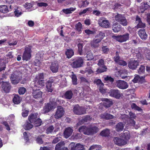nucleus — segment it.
<instances>
[{
    "label": "nucleus",
    "mask_w": 150,
    "mask_h": 150,
    "mask_svg": "<svg viewBox=\"0 0 150 150\" xmlns=\"http://www.w3.org/2000/svg\"><path fill=\"white\" fill-rule=\"evenodd\" d=\"M23 6L27 9H29L33 7V5L31 3L26 2L23 5Z\"/></svg>",
    "instance_id": "62"
},
{
    "label": "nucleus",
    "mask_w": 150,
    "mask_h": 150,
    "mask_svg": "<svg viewBox=\"0 0 150 150\" xmlns=\"http://www.w3.org/2000/svg\"><path fill=\"white\" fill-rule=\"evenodd\" d=\"M113 60L115 63L117 62L120 60L121 57L120 56V52L118 51H117L115 53V56L113 58Z\"/></svg>",
    "instance_id": "40"
},
{
    "label": "nucleus",
    "mask_w": 150,
    "mask_h": 150,
    "mask_svg": "<svg viewBox=\"0 0 150 150\" xmlns=\"http://www.w3.org/2000/svg\"><path fill=\"white\" fill-rule=\"evenodd\" d=\"M109 48L106 46L102 45L101 50L102 52V54H108L109 51Z\"/></svg>",
    "instance_id": "39"
},
{
    "label": "nucleus",
    "mask_w": 150,
    "mask_h": 150,
    "mask_svg": "<svg viewBox=\"0 0 150 150\" xmlns=\"http://www.w3.org/2000/svg\"><path fill=\"white\" fill-rule=\"evenodd\" d=\"M86 57L88 61L92 60L94 58L91 52L87 53Z\"/></svg>",
    "instance_id": "55"
},
{
    "label": "nucleus",
    "mask_w": 150,
    "mask_h": 150,
    "mask_svg": "<svg viewBox=\"0 0 150 150\" xmlns=\"http://www.w3.org/2000/svg\"><path fill=\"white\" fill-rule=\"evenodd\" d=\"M136 21L137 23V26L138 28H144L146 27L145 24L142 22L141 18L138 15L136 16Z\"/></svg>",
    "instance_id": "21"
},
{
    "label": "nucleus",
    "mask_w": 150,
    "mask_h": 150,
    "mask_svg": "<svg viewBox=\"0 0 150 150\" xmlns=\"http://www.w3.org/2000/svg\"><path fill=\"white\" fill-rule=\"evenodd\" d=\"M70 146L71 150H84L85 149L84 146L79 143L76 144L75 143L72 142L70 144Z\"/></svg>",
    "instance_id": "11"
},
{
    "label": "nucleus",
    "mask_w": 150,
    "mask_h": 150,
    "mask_svg": "<svg viewBox=\"0 0 150 150\" xmlns=\"http://www.w3.org/2000/svg\"><path fill=\"white\" fill-rule=\"evenodd\" d=\"M99 129L96 126H90L87 127V132L85 133L87 135H92L98 132Z\"/></svg>",
    "instance_id": "9"
},
{
    "label": "nucleus",
    "mask_w": 150,
    "mask_h": 150,
    "mask_svg": "<svg viewBox=\"0 0 150 150\" xmlns=\"http://www.w3.org/2000/svg\"><path fill=\"white\" fill-rule=\"evenodd\" d=\"M74 52L71 48L67 49L65 52V54L68 59L71 58L74 55Z\"/></svg>",
    "instance_id": "27"
},
{
    "label": "nucleus",
    "mask_w": 150,
    "mask_h": 150,
    "mask_svg": "<svg viewBox=\"0 0 150 150\" xmlns=\"http://www.w3.org/2000/svg\"><path fill=\"white\" fill-rule=\"evenodd\" d=\"M145 57L146 59L150 60V51L147 50L146 52Z\"/></svg>",
    "instance_id": "64"
},
{
    "label": "nucleus",
    "mask_w": 150,
    "mask_h": 150,
    "mask_svg": "<svg viewBox=\"0 0 150 150\" xmlns=\"http://www.w3.org/2000/svg\"><path fill=\"white\" fill-rule=\"evenodd\" d=\"M59 68V66L58 63L53 62L52 63L50 68L53 73H55L58 71Z\"/></svg>",
    "instance_id": "23"
},
{
    "label": "nucleus",
    "mask_w": 150,
    "mask_h": 150,
    "mask_svg": "<svg viewBox=\"0 0 150 150\" xmlns=\"http://www.w3.org/2000/svg\"><path fill=\"white\" fill-rule=\"evenodd\" d=\"M91 118L89 115H86L83 118H82L81 120V121L83 123H85L86 122L88 121H90L91 120Z\"/></svg>",
    "instance_id": "54"
},
{
    "label": "nucleus",
    "mask_w": 150,
    "mask_h": 150,
    "mask_svg": "<svg viewBox=\"0 0 150 150\" xmlns=\"http://www.w3.org/2000/svg\"><path fill=\"white\" fill-rule=\"evenodd\" d=\"M100 117L102 118L107 120L112 119L114 118V116L113 115L108 113H105L101 114L100 115Z\"/></svg>",
    "instance_id": "29"
},
{
    "label": "nucleus",
    "mask_w": 150,
    "mask_h": 150,
    "mask_svg": "<svg viewBox=\"0 0 150 150\" xmlns=\"http://www.w3.org/2000/svg\"><path fill=\"white\" fill-rule=\"evenodd\" d=\"M140 6V11L142 13H144V11L149 8L150 6L146 3L145 2L142 3Z\"/></svg>",
    "instance_id": "28"
},
{
    "label": "nucleus",
    "mask_w": 150,
    "mask_h": 150,
    "mask_svg": "<svg viewBox=\"0 0 150 150\" xmlns=\"http://www.w3.org/2000/svg\"><path fill=\"white\" fill-rule=\"evenodd\" d=\"M76 43L78 47V52L79 55H83V41L81 39L79 38L76 40Z\"/></svg>",
    "instance_id": "8"
},
{
    "label": "nucleus",
    "mask_w": 150,
    "mask_h": 150,
    "mask_svg": "<svg viewBox=\"0 0 150 150\" xmlns=\"http://www.w3.org/2000/svg\"><path fill=\"white\" fill-rule=\"evenodd\" d=\"M31 88L32 89V96L34 98L38 99L42 97V92L40 91L39 88L35 87H31Z\"/></svg>",
    "instance_id": "5"
},
{
    "label": "nucleus",
    "mask_w": 150,
    "mask_h": 150,
    "mask_svg": "<svg viewBox=\"0 0 150 150\" xmlns=\"http://www.w3.org/2000/svg\"><path fill=\"white\" fill-rule=\"evenodd\" d=\"M138 65L139 62L137 60H130L128 63L129 67L132 70L135 69Z\"/></svg>",
    "instance_id": "15"
},
{
    "label": "nucleus",
    "mask_w": 150,
    "mask_h": 150,
    "mask_svg": "<svg viewBox=\"0 0 150 150\" xmlns=\"http://www.w3.org/2000/svg\"><path fill=\"white\" fill-rule=\"evenodd\" d=\"M93 83L94 84H96L99 87H103L104 85L103 83H102L101 80L99 79L95 80Z\"/></svg>",
    "instance_id": "43"
},
{
    "label": "nucleus",
    "mask_w": 150,
    "mask_h": 150,
    "mask_svg": "<svg viewBox=\"0 0 150 150\" xmlns=\"http://www.w3.org/2000/svg\"><path fill=\"white\" fill-rule=\"evenodd\" d=\"M34 83L33 86L32 87H35L36 88H39V86H45V82L44 80H34L33 81Z\"/></svg>",
    "instance_id": "20"
},
{
    "label": "nucleus",
    "mask_w": 150,
    "mask_h": 150,
    "mask_svg": "<svg viewBox=\"0 0 150 150\" xmlns=\"http://www.w3.org/2000/svg\"><path fill=\"white\" fill-rule=\"evenodd\" d=\"M73 61L71 65L74 68H77L82 67L84 62L83 57H77L72 60Z\"/></svg>",
    "instance_id": "1"
},
{
    "label": "nucleus",
    "mask_w": 150,
    "mask_h": 150,
    "mask_svg": "<svg viewBox=\"0 0 150 150\" xmlns=\"http://www.w3.org/2000/svg\"><path fill=\"white\" fill-rule=\"evenodd\" d=\"M72 81L73 85H76L77 84L76 76L75 75H73L71 78Z\"/></svg>",
    "instance_id": "60"
},
{
    "label": "nucleus",
    "mask_w": 150,
    "mask_h": 150,
    "mask_svg": "<svg viewBox=\"0 0 150 150\" xmlns=\"http://www.w3.org/2000/svg\"><path fill=\"white\" fill-rule=\"evenodd\" d=\"M89 4V2L87 0L81 1L79 3L78 6L79 8H81L86 7Z\"/></svg>",
    "instance_id": "30"
},
{
    "label": "nucleus",
    "mask_w": 150,
    "mask_h": 150,
    "mask_svg": "<svg viewBox=\"0 0 150 150\" xmlns=\"http://www.w3.org/2000/svg\"><path fill=\"white\" fill-rule=\"evenodd\" d=\"M129 115L130 116V117H129V119H134L136 118V116L134 113L132 112H129Z\"/></svg>",
    "instance_id": "63"
},
{
    "label": "nucleus",
    "mask_w": 150,
    "mask_h": 150,
    "mask_svg": "<svg viewBox=\"0 0 150 150\" xmlns=\"http://www.w3.org/2000/svg\"><path fill=\"white\" fill-rule=\"evenodd\" d=\"M98 24L100 26L105 28H108L110 27V23L105 18L100 19L98 21Z\"/></svg>",
    "instance_id": "14"
},
{
    "label": "nucleus",
    "mask_w": 150,
    "mask_h": 150,
    "mask_svg": "<svg viewBox=\"0 0 150 150\" xmlns=\"http://www.w3.org/2000/svg\"><path fill=\"white\" fill-rule=\"evenodd\" d=\"M88 127L86 126H81L79 129L78 131L79 132L83 133L84 134L86 135V132H87Z\"/></svg>",
    "instance_id": "46"
},
{
    "label": "nucleus",
    "mask_w": 150,
    "mask_h": 150,
    "mask_svg": "<svg viewBox=\"0 0 150 150\" xmlns=\"http://www.w3.org/2000/svg\"><path fill=\"white\" fill-rule=\"evenodd\" d=\"M76 9V8L71 7L69 8L64 9L62 10L63 12L66 14H70L72 13V11H74Z\"/></svg>",
    "instance_id": "41"
},
{
    "label": "nucleus",
    "mask_w": 150,
    "mask_h": 150,
    "mask_svg": "<svg viewBox=\"0 0 150 150\" xmlns=\"http://www.w3.org/2000/svg\"><path fill=\"white\" fill-rule=\"evenodd\" d=\"M101 146L99 145H93L91 146L88 150H100Z\"/></svg>",
    "instance_id": "47"
},
{
    "label": "nucleus",
    "mask_w": 150,
    "mask_h": 150,
    "mask_svg": "<svg viewBox=\"0 0 150 150\" xmlns=\"http://www.w3.org/2000/svg\"><path fill=\"white\" fill-rule=\"evenodd\" d=\"M85 108L83 107H80L78 105H76L74 107L73 112L74 113L77 115H83L86 113Z\"/></svg>",
    "instance_id": "4"
},
{
    "label": "nucleus",
    "mask_w": 150,
    "mask_h": 150,
    "mask_svg": "<svg viewBox=\"0 0 150 150\" xmlns=\"http://www.w3.org/2000/svg\"><path fill=\"white\" fill-rule=\"evenodd\" d=\"M107 68L105 66H103L101 68H98L97 69L96 72L97 74H99L106 71H107Z\"/></svg>",
    "instance_id": "49"
},
{
    "label": "nucleus",
    "mask_w": 150,
    "mask_h": 150,
    "mask_svg": "<svg viewBox=\"0 0 150 150\" xmlns=\"http://www.w3.org/2000/svg\"><path fill=\"white\" fill-rule=\"evenodd\" d=\"M116 86L120 89H125L128 86L127 83L124 81L118 80L116 81Z\"/></svg>",
    "instance_id": "10"
},
{
    "label": "nucleus",
    "mask_w": 150,
    "mask_h": 150,
    "mask_svg": "<svg viewBox=\"0 0 150 150\" xmlns=\"http://www.w3.org/2000/svg\"><path fill=\"white\" fill-rule=\"evenodd\" d=\"M29 111L28 110H26L24 109L22 110V115L23 117H27L29 113Z\"/></svg>",
    "instance_id": "57"
},
{
    "label": "nucleus",
    "mask_w": 150,
    "mask_h": 150,
    "mask_svg": "<svg viewBox=\"0 0 150 150\" xmlns=\"http://www.w3.org/2000/svg\"><path fill=\"white\" fill-rule=\"evenodd\" d=\"M113 140L115 144L119 146L124 145L127 144L126 141L118 137H115Z\"/></svg>",
    "instance_id": "17"
},
{
    "label": "nucleus",
    "mask_w": 150,
    "mask_h": 150,
    "mask_svg": "<svg viewBox=\"0 0 150 150\" xmlns=\"http://www.w3.org/2000/svg\"><path fill=\"white\" fill-rule=\"evenodd\" d=\"M73 129L71 127L66 128L64 133V137L66 138H69L71 135Z\"/></svg>",
    "instance_id": "25"
},
{
    "label": "nucleus",
    "mask_w": 150,
    "mask_h": 150,
    "mask_svg": "<svg viewBox=\"0 0 150 150\" xmlns=\"http://www.w3.org/2000/svg\"><path fill=\"white\" fill-rule=\"evenodd\" d=\"M31 123L28 121L26 122L24 125V129L25 130H29L33 127V125Z\"/></svg>",
    "instance_id": "44"
},
{
    "label": "nucleus",
    "mask_w": 150,
    "mask_h": 150,
    "mask_svg": "<svg viewBox=\"0 0 150 150\" xmlns=\"http://www.w3.org/2000/svg\"><path fill=\"white\" fill-rule=\"evenodd\" d=\"M22 99L18 95H15L13 97V101L15 104H18L20 103Z\"/></svg>",
    "instance_id": "32"
},
{
    "label": "nucleus",
    "mask_w": 150,
    "mask_h": 150,
    "mask_svg": "<svg viewBox=\"0 0 150 150\" xmlns=\"http://www.w3.org/2000/svg\"><path fill=\"white\" fill-rule=\"evenodd\" d=\"M109 93L110 96L117 99H120L122 95V94L118 89H112Z\"/></svg>",
    "instance_id": "6"
},
{
    "label": "nucleus",
    "mask_w": 150,
    "mask_h": 150,
    "mask_svg": "<svg viewBox=\"0 0 150 150\" xmlns=\"http://www.w3.org/2000/svg\"><path fill=\"white\" fill-rule=\"evenodd\" d=\"M38 114L37 112L31 113L28 117V120L32 123L38 117Z\"/></svg>",
    "instance_id": "26"
},
{
    "label": "nucleus",
    "mask_w": 150,
    "mask_h": 150,
    "mask_svg": "<svg viewBox=\"0 0 150 150\" xmlns=\"http://www.w3.org/2000/svg\"><path fill=\"white\" fill-rule=\"evenodd\" d=\"M9 10L7 6L1 5L0 6V12L4 13H8Z\"/></svg>",
    "instance_id": "36"
},
{
    "label": "nucleus",
    "mask_w": 150,
    "mask_h": 150,
    "mask_svg": "<svg viewBox=\"0 0 150 150\" xmlns=\"http://www.w3.org/2000/svg\"><path fill=\"white\" fill-rule=\"evenodd\" d=\"M76 30L78 31V33L80 34L81 33V29L82 28V25L81 23L79 22L75 25Z\"/></svg>",
    "instance_id": "38"
},
{
    "label": "nucleus",
    "mask_w": 150,
    "mask_h": 150,
    "mask_svg": "<svg viewBox=\"0 0 150 150\" xmlns=\"http://www.w3.org/2000/svg\"><path fill=\"white\" fill-rule=\"evenodd\" d=\"M64 110L63 108L61 106L57 107V108L54 115L55 117L58 119L62 117L64 114Z\"/></svg>",
    "instance_id": "13"
},
{
    "label": "nucleus",
    "mask_w": 150,
    "mask_h": 150,
    "mask_svg": "<svg viewBox=\"0 0 150 150\" xmlns=\"http://www.w3.org/2000/svg\"><path fill=\"white\" fill-rule=\"evenodd\" d=\"M73 93L72 91L70 90H68L64 94V97L67 99L70 100L72 97Z\"/></svg>",
    "instance_id": "31"
},
{
    "label": "nucleus",
    "mask_w": 150,
    "mask_h": 150,
    "mask_svg": "<svg viewBox=\"0 0 150 150\" xmlns=\"http://www.w3.org/2000/svg\"><path fill=\"white\" fill-rule=\"evenodd\" d=\"M122 137L126 140L128 141L130 138V134L128 131L124 132L122 135Z\"/></svg>",
    "instance_id": "48"
},
{
    "label": "nucleus",
    "mask_w": 150,
    "mask_h": 150,
    "mask_svg": "<svg viewBox=\"0 0 150 150\" xmlns=\"http://www.w3.org/2000/svg\"><path fill=\"white\" fill-rule=\"evenodd\" d=\"M117 64L119 65L122 66H126L127 64V63L125 61L121 59L117 62Z\"/></svg>",
    "instance_id": "56"
},
{
    "label": "nucleus",
    "mask_w": 150,
    "mask_h": 150,
    "mask_svg": "<svg viewBox=\"0 0 150 150\" xmlns=\"http://www.w3.org/2000/svg\"><path fill=\"white\" fill-rule=\"evenodd\" d=\"M10 79L11 83L13 85L17 84L21 80L20 77L15 72H13L11 74Z\"/></svg>",
    "instance_id": "7"
},
{
    "label": "nucleus",
    "mask_w": 150,
    "mask_h": 150,
    "mask_svg": "<svg viewBox=\"0 0 150 150\" xmlns=\"http://www.w3.org/2000/svg\"><path fill=\"white\" fill-rule=\"evenodd\" d=\"M110 133L109 129H106L101 132L100 135L103 137H107L109 136Z\"/></svg>",
    "instance_id": "34"
},
{
    "label": "nucleus",
    "mask_w": 150,
    "mask_h": 150,
    "mask_svg": "<svg viewBox=\"0 0 150 150\" xmlns=\"http://www.w3.org/2000/svg\"><path fill=\"white\" fill-rule=\"evenodd\" d=\"M101 100L103 102V106L106 108H110L113 104L112 101L110 99L102 98Z\"/></svg>",
    "instance_id": "12"
},
{
    "label": "nucleus",
    "mask_w": 150,
    "mask_h": 150,
    "mask_svg": "<svg viewBox=\"0 0 150 150\" xmlns=\"http://www.w3.org/2000/svg\"><path fill=\"white\" fill-rule=\"evenodd\" d=\"M119 23L123 26H126L127 25V20L125 16L120 21Z\"/></svg>",
    "instance_id": "52"
},
{
    "label": "nucleus",
    "mask_w": 150,
    "mask_h": 150,
    "mask_svg": "<svg viewBox=\"0 0 150 150\" xmlns=\"http://www.w3.org/2000/svg\"><path fill=\"white\" fill-rule=\"evenodd\" d=\"M104 80L108 82H110L112 83L114 81V79L111 76H108L105 78Z\"/></svg>",
    "instance_id": "58"
},
{
    "label": "nucleus",
    "mask_w": 150,
    "mask_h": 150,
    "mask_svg": "<svg viewBox=\"0 0 150 150\" xmlns=\"http://www.w3.org/2000/svg\"><path fill=\"white\" fill-rule=\"evenodd\" d=\"M124 127L123 124L122 122H119L115 126L116 130L118 132L121 131H122Z\"/></svg>",
    "instance_id": "33"
},
{
    "label": "nucleus",
    "mask_w": 150,
    "mask_h": 150,
    "mask_svg": "<svg viewBox=\"0 0 150 150\" xmlns=\"http://www.w3.org/2000/svg\"><path fill=\"white\" fill-rule=\"evenodd\" d=\"M32 51L29 46H26L22 56V59L23 61H27L30 59Z\"/></svg>",
    "instance_id": "2"
},
{
    "label": "nucleus",
    "mask_w": 150,
    "mask_h": 150,
    "mask_svg": "<svg viewBox=\"0 0 150 150\" xmlns=\"http://www.w3.org/2000/svg\"><path fill=\"white\" fill-rule=\"evenodd\" d=\"M54 128L53 125H50L46 129V133L47 134H51L54 131Z\"/></svg>",
    "instance_id": "50"
},
{
    "label": "nucleus",
    "mask_w": 150,
    "mask_h": 150,
    "mask_svg": "<svg viewBox=\"0 0 150 150\" xmlns=\"http://www.w3.org/2000/svg\"><path fill=\"white\" fill-rule=\"evenodd\" d=\"M138 34L139 37L142 40H145L147 39V35L144 29L142 28L140 29L138 31Z\"/></svg>",
    "instance_id": "22"
},
{
    "label": "nucleus",
    "mask_w": 150,
    "mask_h": 150,
    "mask_svg": "<svg viewBox=\"0 0 150 150\" xmlns=\"http://www.w3.org/2000/svg\"><path fill=\"white\" fill-rule=\"evenodd\" d=\"M131 108L132 109L137 110L139 112H142V109L140 107L137 106L135 103H132L131 105Z\"/></svg>",
    "instance_id": "42"
},
{
    "label": "nucleus",
    "mask_w": 150,
    "mask_h": 150,
    "mask_svg": "<svg viewBox=\"0 0 150 150\" xmlns=\"http://www.w3.org/2000/svg\"><path fill=\"white\" fill-rule=\"evenodd\" d=\"M105 36V33L101 31H99L98 34L95 36V38H97L99 39H100V40L101 41Z\"/></svg>",
    "instance_id": "45"
},
{
    "label": "nucleus",
    "mask_w": 150,
    "mask_h": 150,
    "mask_svg": "<svg viewBox=\"0 0 150 150\" xmlns=\"http://www.w3.org/2000/svg\"><path fill=\"white\" fill-rule=\"evenodd\" d=\"M64 142L58 143L55 146V150H69L67 147L64 146Z\"/></svg>",
    "instance_id": "19"
},
{
    "label": "nucleus",
    "mask_w": 150,
    "mask_h": 150,
    "mask_svg": "<svg viewBox=\"0 0 150 150\" xmlns=\"http://www.w3.org/2000/svg\"><path fill=\"white\" fill-rule=\"evenodd\" d=\"M1 86L2 89L6 93L9 92L11 88L10 83L6 82H3Z\"/></svg>",
    "instance_id": "16"
},
{
    "label": "nucleus",
    "mask_w": 150,
    "mask_h": 150,
    "mask_svg": "<svg viewBox=\"0 0 150 150\" xmlns=\"http://www.w3.org/2000/svg\"><path fill=\"white\" fill-rule=\"evenodd\" d=\"M0 74L2 73V72H4L6 68V65L4 62L0 63Z\"/></svg>",
    "instance_id": "51"
},
{
    "label": "nucleus",
    "mask_w": 150,
    "mask_h": 150,
    "mask_svg": "<svg viewBox=\"0 0 150 150\" xmlns=\"http://www.w3.org/2000/svg\"><path fill=\"white\" fill-rule=\"evenodd\" d=\"M145 69V66L142 65H141L139 68L138 71L139 74H143L144 72Z\"/></svg>",
    "instance_id": "59"
},
{
    "label": "nucleus",
    "mask_w": 150,
    "mask_h": 150,
    "mask_svg": "<svg viewBox=\"0 0 150 150\" xmlns=\"http://www.w3.org/2000/svg\"><path fill=\"white\" fill-rule=\"evenodd\" d=\"M54 109V106L51 105L50 103H47L45 104L42 111L43 113L45 114L49 112L50 111Z\"/></svg>",
    "instance_id": "18"
},
{
    "label": "nucleus",
    "mask_w": 150,
    "mask_h": 150,
    "mask_svg": "<svg viewBox=\"0 0 150 150\" xmlns=\"http://www.w3.org/2000/svg\"><path fill=\"white\" fill-rule=\"evenodd\" d=\"M44 76L43 73H40L36 75L34 80H43Z\"/></svg>",
    "instance_id": "53"
},
{
    "label": "nucleus",
    "mask_w": 150,
    "mask_h": 150,
    "mask_svg": "<svg viewBox=\"0 0 150 150\" xmlns=\"http://www.w3.org/2000/svg\"><path fill=\"white\" fill-rule=\"evenodd\" d=\"M116 15H115L114 18L115 20L118 22L125 16L124 15L120 14L118 13H116Z\"/></svg>",
    "instance_id": "35"
},
{
    "label": "nucleus",
    "mask_w": 150,
    "mask_h": 150,
    "mask_svg": "<svg viewBox=\"0 0 150 150\" xmlns=\"http://www.w3.org/2000/svg\"><path fill=\"white\" fill-rule=\"evenodd\" d=\"M112 28L114 33H117L121 30V26L117 22H114L112 25Z\"/></svg>",
    "instance_id": "24"
},
{
    "label": "nucleus",
    "mask_w": 150,
    "mask_h": 150,
    "mask_svg": "<svg viewBox=\"0 0 150 150\" xmlns=\"http://www.w3.org/2000/svg\"><path fill=\"white\" fill-rule=\"evenodd\" d=\"M26 89L23 87H20L18 90V92L19 94L23 95L25 92Z\"/></svg>",
    "instance_id": "61"
},
{
    "label": "nucleus",
    "mask_w": 150,
    "mask_h": 150,
    "mask_svg": "<svg viewBox=\"0 0 150 150\" xmlns=\"http://www.w3.org/2000/svg\"><path fill=\"white\" fill-rule=\"evenodd\" d=\"M112 38L116 41L120 42H122L126 41L129 38V35L128 33H126L125 34L115 36L112 35Z\"/></svg>",
    "instance_id": "3"
},
{
    "label": "nucleus",
    "mask_w": 150,
    "mask_h": 150,
    "mask_svg": "<svg viewBox=\"0 0 150 150\" xmlns=\"http://www.w3.org/2000/svg\"><path fill=\"white\" fill-rule=\"evenodd\" d=\"M42 123V120L40 118H38L35 120L32 123L33 124L35 127H37L41 126Z\"/></svg>",
    "instance_id": "37"
}]
</instances>
